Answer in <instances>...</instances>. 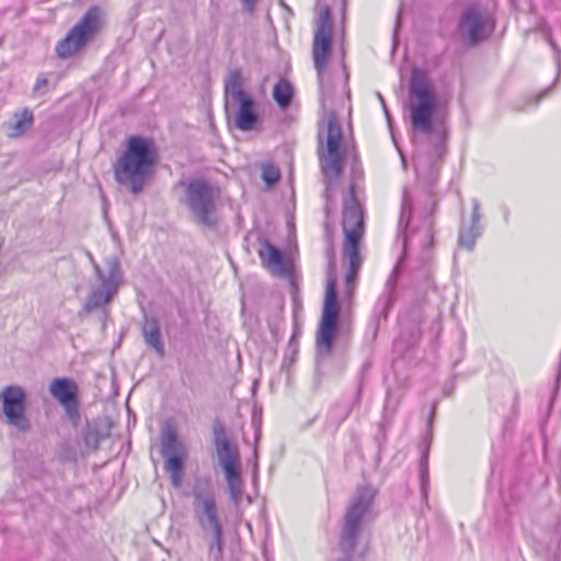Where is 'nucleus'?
Returning a JSON list of instances; mask_svg holds the SVG:
<instances>
[{
    "label": "nucleus",
    "instance_id": "obj_1",
    "mask_svg": "<svg viewBox=\"0 0 561 561\" xmlns=\"http://www.w3.org/2000/svg\"><path fill=\"white\" fill-rule=\"evenodd\" d=\"M192 496L194 518L207 542L208 558L211 561H222L224 528L211 479L205 476L196 477Z\"/></svg>",
    "mask_w": 561,
    "mask_h": 561
},
{
    "label": "nucleus",
    "instance_id": "obj_2",
    "mask_svg": "<svg viewBox=\"0 0 561 561\" xmlns=\"http://www.w3.org/2000/svg\"><path fill=\"white\" fill-rule=\"evenodd\" d=\"M157 162V152L150 139L133 136L127 140L124 153L114 167L115 180L129 191L139 194L148 181Z\"/></svg>",
    "mask_w": 561,
    "mask_h": 561
},
{
    "label": "nucleus",
    "instance_id": "obj_3",
    "mask_svg": "<svg viewBox=\"0 0 561 561\" xmlns=\"http://www.w3.org/2000/svg\"><path fill=\"white\" fill-rule=\"evenodd\" d=\"M342 227L345 234L343 257L347 262L345 283L347 289L352 291L362 264L358 244L365 229L364 210L356 197L354 185L350 186L348 193L344 198Z\"/></svg>",
    "mask_w": 561,
    "mask_h": 561
},
{
    "label": "nucleus",
    "instance_id": "obj_4",
    "mask_svg": "<svg viewBox=\"0 0 561 561\" xmlns=\"http://www.w3.org/2000/svg\"><path fill=\"white\" fill-rule=\"evenodd\" d=\"M242 75L232 69L225 80V108L228 117H233L236 128L249 131L259 122L256 104L251 95L242 89Z\"/></svg>",
    "mask_w": 561,
    "mask_h": 561
},
{
    "label": "nucleus",
    "instance_id": "obj_5",
    "mask_svg": "<svg viewBox=\"0 0 561 561\" xmlns=\"http://www.w3.org/2000/svg\"><path fill=\"white\" fill-rule=\"evenodd\" d=\"M436 106L434 89L425 71L414 68L410 82V113L415 129L430 134L433 129L432 117Z\"/></svg>",
    "mask_w": 561,
    "mask_h": 561
},
{
    "label": "nucleus",
    "instance_id": "obj_6",
    "mask_svg": "<svg viewBox=\"0 0 561 561\" xmlns=\"http://www.w3.org/2000/svg\"><path fill=\"white\" fill-rule=\"evenodd\" d=\"M374 497L375 490L373 488L367 485L357 488L344 516V525L340 538V547L344 557L337 561H351V552L357 543L363 517L368 512Z\"/></svg>",
    "mask_w": 561,
    "mask_h": 561
},
{
    "label": "nucleus",
    "instance_id": "obj_7",
    "mask_svg": "<svg viewBox=\"0 0 561 561\" xmlns=\"http://www.w3.org/2000/svg\"><path fill=\"white\" fill-rule=\"evenodd\" d=\"M107 272H103L98 264H93L98 284L90 288V293L83 305L84 312L105 308L117 295L118 288L124 282L119 261L116 256L106 260Z\"/></svg>",
    "mask_w": 561,
    "mask_h": 561
},
{
    "label": "nucleus",
    "instance_id": "obj_8",
    "mask_svg": "<svg viewBox=\"0 0 561 561\" xmlns=\"http://www.w3.org/2000/svg\"><path fill=\"white\" fill-rule=\"evenodd\" d=\"M105 14L100 7H91L56 46L58 57L73 56L92 39L104 26Z\"/></svg>",
    "mask_w": 561,
    "mask_h": 561
},
{
    "label": "nucleus",
    "instance_id": "obj_9",
    "mask_svg": "<svg viewBox=\"0 0 561 561\" xmlns=\"http://www.w3.org/2000/svg\"><path fill=\"white\" fill-rule=\"evenodd\" d=\"M342 129L333 111L327 115L324 140L319 136V159L321 169L329 181H335L344 167L345 154L341 149Z\"/></svg>",
    "mask_w": 561,
    "mask_h": 561
},
{
    "label": "nucleus",
    "instance_id": "obj_10",
    "mask_svg": "<svg viewBox=\"0 0 561 561\" xmlns=\"http://www.w3.org/2000/svg\"><path fill=\"white\" fill-rule=\"evenodd\" d=\"M217 193L214 186L202 179L190 181L185 190L186 205L194 220L206 227L217 222Z\"/></svg>",
    "mask_w": 561,
    "mask_h": 561
},
{
    "label": "nucleus",
    "instance_id": "obj_11",
    "mask_svg": "<svg viewBox=\"0 0 561 561\" xmlns=\"http://www.w3.org/2000/svg\"><path fill=\"white\" fill-rule=\"evenodd\" d=\"M214 435L216 450L220 466L225 472L230 499L233 504L238 505L243 494V481L238 467V449L230 445L222 426H215Z\"/></svg>",
    "mask_w": 561,
    "mask_h": 561
},
{
    "label": "nucleus",
    "instance_id": "obj_12",
    "mask_svg": "<svg viewBox=\"0 0 561 561\" xmlns=\"http://www.w3.org/2000/svg\"><path fill=\"white\" fill-rule=\"evenodd\" d=\"M339 306L336 297V280L330 277L327 283L325 297L322 307L321 321L317 334V343L324 352L332 350L333 339L337 327Z\"/></svg>",
    "mask_w": 561,
    "mask_h": 561
},
{
    "label": "nucleus",
    "instance_id": "obj_13",
    "mask_svg": "<svg viewBox=\"0 0 561 561\" xmlns=\"http://www.w3.org/2000/svg\"><path fill=\"white\" fill-rule=\"evenodd\" d=\"M494 28L492 16L479 7L467 8L459 22V33L470 45L485 41Z\"/></svg>",
    "mask_w": 561,
    "mask_h": 561
},
{
    "label": "nucleus",
    "instance_id": "obj_14",
    "mask_svg": "<svg viewBox=\"0 0 561 561\" xmlns=\"http://www.w3.org/2000/svg\"><path fill=\"white\" fill-rule=\"evenodd\" d=\"M161 455L164 458V469L169 473L172 485L174 488L181 486L185 450L182 443L178 439L176 433L170 427L162 431Z\"/></svg>",
    "mask_w": 561,
    "mask_h": 561
},
{
    "label": "nucleus",
    "instance_id": "obj_15",
    "mask_svg": "<svg viewBox=\"0 0 561 561\" xmlns=\"http://www.w3.org/2000/svg\"><path fill=\"white\" fill-rule=\"evenodd\" d=\"M2 410L8 424L16 427L21 432H27L31 427L28 419L25 416V391L20 386H7L0 392Z\"/></svg>",
    "mask_w": 561,
    "mask_h": 561
},
{
    "label": "nucleus",
    "instance_id": "obj_16",
    "mask_svg": "<svg viewBox=\"0 0 561 561\" xmlns=\"http://www.w3.org/2000/svg\"><path fill=\"white\" fill-rule=\"evenodd\" d=\"M49 392L62 405L67 416L76 425L80 417L77 383L69 378H56L49 385Z\"/></svg>",
    "mask_w": 561,
    "mask_h": 561
},
{
    "label": "nucleus",
    "instance_id": "obj_17",
    "mask_svg": "<svg viewBox=\"0 0 561 561\" xmlns=\"http://www.w3.org/2000/svg\"><path fill=\"white\" fill-rule=\"evenodd\" d=\"M262 264L274 275L286 276L290 273V263L283 253L268 242L267 239L260 240L257 250Z\"/></svg>",
    "mask_w": 561,
    "mask_h": 561
},
{
    "label": "nucleus",
    "instance_id": "obj_18",
    "mask_svg": "<svg viewBox=\"0 0 561 561\" xmlns=\"http://www.w3.org/2000/svg\"><path fill=\"white\" fill-rule=\"evenodd\" d=\"M332 34L314 33L312 58L322 89L324 90L325 67L331 53Z\"/></svg>",
    "mask_w": 561,
    "mask_h": 561
},
{
    "label": "nucleus",
    "instance_id": "obj_19",
    "mask_svg": "<svg viewBox=\"0 0 561 561\" xmlns=\"http://www.w3.org/2000/svg\"><path fill=\"white\" fill-rule=\"evenodd\" d=\"M141 333L146 345L156 352L159 357L164 356L160 324L157 318L145 316Z\"/></svg>",
    "mask_w": 561,
    "mask_h": 561
},
{
    "label": "nucleus",
    "instance_id": "obj_20",
    "mask_svg": "<svg viewBox=\"0 0 561 561\" xmlns=\"http://www.w3.org/2000/svg\"><path fill=\"white\" fill-rule=\"evenodd\" d=\"M13 118L14 122L8 125V136L11 138L23 135L33 123V115L27 110H24L21 114H15Z\"/></svg>",
    "mask_w": 561,
    "mask_h": 561
},
{
    "label": "nucleus",
    "instance_id": "obj_21",
    "mask_svg": "<svg viewBox=\"0 0 561 561\" xmlns=\"http://www.w3.org/2000/svg\"><path fill=\"white\" fill-rule=\"evenodd\" d=\"M293 93V85L287 80H279L273 88V98L283 110L289 106Z\"/></svg>",
    "mask_w": 561,
    "mask_h": 561
},
{
    "label": "nucleus",
    "instance_id": "obj_22",
    "mask_svg": "<svg viewBox=\"0 0 561 561\" xmlns=\"http://www.w3.org/2000/svg\"><path fill=\"white\" fill-rule=\"evenodd\" d=\"M416 173L433 180L438 174V163L431 157H417L415 162Z\"/></svg>",
    "mask_w": 561,
    "mask_h": 561
},
{
    "label": "nucleus",
    "instance_id": "obj_23",
    "mask_svg": "<svg viewBox=\"0 0 561 561\" xmlns=\"http://www.w3.org/2000/svg\"><path fill=\"white\" fill-rule=\"evenodd\" d=\"M480 236V228L471 225L468 229L462 230L459 236V244L471 250L476 243V239Z\"/></svg>",
    "mask_w": 561,
    "mask_h": 561
},
{
    "label": "nucleus",
    "instance_id": "obj_24",
    "mask_svg": "<svg viewBox=\"0 0 561 561\" xmlns=\"http://www.w3.org/2000/svg\"><path fill=\"white\" fill-rule=\"evenodd\" d=\"M316 33L332 34L331 10L329 7L321 10Z\"/></svg>",
    "mask_w": 561,
    "mask_h": 561
},
{
    "label": "nucleus",
    "instance_id": "obj_25",
    "mask_svg": "<svg viewBox=\"0 0 561 561\" xmlns=\"http://www.w3.org/2000/svg\"><path fill=\"white\" fill-rule=\"evenodd\" d=\"M403 259H404V255H402V257L399 260V262L394 266L392 273L390 274V276H389V278H388L387 283H386L385 296H386L387 304L390 302V300L392 298V294H393V290L396 288L397 278H398V275L400 273V268H401V264H402Z\"/></svg>",
    "mask_w": 561,
    "mask_h": 561
},
{
    "label": "nucleus",
    "instance_id": "obj_26",
    "mask_svg": "<svg viewBox=\"0 0 561 561\" xmlns=\"http://www.w3.org/2000/svg\"><path fill=\"white\" fill-rule=\"evenodd\" d=\"M430 442L426 443L424 451L422 454L421 463H420V476H421V484L422 489L425 492L426 484L428 483V450H430Z\"/></svg>",
    "mask_w": 561,
    "mask_h": 561
},
{
    "label": "nucleus",
    "instance_id": "obj_27",
    "mask_svg": "<svg viewBox=\"0 0 561 561\" xmlns=\"http://www.w3.org/2000/svg\"><path fill=\"white\" fill-rule=\"evenodd\" d=\"M262 178L267 184H275L279 180V171L273 165H265Z\"/></svg>",
    "mask_w": 561,
    "mask_h": 561
},
{
    "label": "nucleus",
    "instance_id": "obj_28",
    "mask_svg": "<svg viewBox=\"0 0 561 561\" xmlns=\"http://www.w3.org/2000/svg\"><path fill=\"white\" fill-rule=\"evenodd\" d=\"M480 213H479V202H473V213H472V224L479 226Z\"/></svg>",
    "mask_w": 561,
    "mask_h": 561
},
{
    "label": "nucleus",
    "instance_id": "obj_29",
    "mask_svg": "<svg viewBox=\"0 0 561 561\" xmlns=\"http://www.w3.org/2000/svg\"><path fill=\"white\" fill-rule=\"evenodd\" d=\"M244 10L249 13L254 11L257 0H241Z\"/></svg>",
    "mask_w": 561,
    "mask_h": 561
},
{
    "label": "nucleus",
    "instance_id": "obj_30",
    "mask_svg": "<svg viewBox=\"0 0 561 561\" xmlns=\"http://www.w3.org/2000/svg\"><path fill=\"white\" fill-rule=\"evenodd\" d=\"M98 440H99V438H98L96 434H95V433H93V432H89V433L87 434V436H85V443H87L88 445H90L91 443H93L94 445H96V444H98Z\"/></svg>",
    "mask_w": 561,
    "mask_h": 561
},
{
    "label": "nucleus",
    "instance_id": "obj_31",
    "mask_svg": "<svg viewBox=\"0 0 561 561\" xmlns=\"http://www.w3.org/2000/svg\"><path fill=\"white\" fill-rule=\"evenodd\" d=\"M47 84V79L45 78H38L36 80V83H35V87H34V90L37 91L39 90L41 88L45 87Z\"/></svg>",
    "mask_w": 561,
    "mask_h": 561
},
{
    "label": "nucleus",
    "instance_id": "obj_32",
    "mask_svg": "<svg viewBox=\"0 0 561 561\" xmlns=\"http://www.w3.org/2000/svg\"><path fill=\"white\" fill-rule=\"evenodd\" d=\"M378 98H379V100H380V102H381V104H382V106H383V110H385V114H386V116H387V117H389L388 110H387V107H386V105H385V100H383V98H382L380 94L378 95Z\"/></svg>",
    "mask_w": 561,
    "mask_h": 561
},
{
    "label": "nucleus",
    "instance_id": "obj_33",
    "mask_svg": "<svg viewBox=\"0 0 561 561\" xmlns=\"http://www.w3.org/2000/svg\"><path fill=\"white\" fill-rule=\"evenodd\" d=\"M404 216H405V210H404V209H402V211H401V217H400V220H399V226H401V225H402V222H403V220H404Z\"/></svg>",
    "mask_w": 561,
    "mask_h": 561
},
{
    "label": "nucleus",
    "instance_id": "obj_34",
    "mask_svg": "<svg viewBox=\"0 0 561 561\" xmlns=\"http://www.w3.org/2000/svg\"><path fill=\"white\" fill-rule=\"evenodd\" d=\"M434 237L433 234H428V245L433 244Z\"/></svg>",
    "mask_w": 561,
    "mask_h": 561
}]
</instances>
